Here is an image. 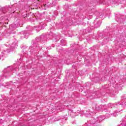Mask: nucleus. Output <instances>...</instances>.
Instances as JSON below:
<instances>
[{"mask_svg": "<svg viewBox=\"0 0 126 126\" xmlns=\"http://www.w3.org/2000/svg\"><path fill=\"white\" fill-rule=\"evenodd\" d=\"M44 6L45 7V6H46V5H47L46 4H44Z\"/></svg>", "mask_w": 126, "mask_h": 126, "instance_id": "1", "label": "nucleus"}]
</instances>
